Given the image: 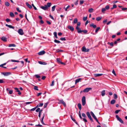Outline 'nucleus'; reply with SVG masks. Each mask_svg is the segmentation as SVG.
Returning a JSON list of instances; mask_svg holds the SVG:
<instances>
[{"mask_svg":"<svg viewBox=\"0 0 127 127\" xmlns=\"http://www.w3.org/2000/svg\"><path fill=\"white\" fill-rule=\"evenodd\" d=\"M80 25V23L79 22H78L77 24V26L76 27L79 26Z\"/></svg>","mask_w":127,"mask_h":127,"instance_id":"6e6d98bb","label":"nucleus"},{"mask_svg":"<svg viewBox=\"0 0 127 127\" xmlns=\"http://www.w3.org/2000/svg\"><path fill=\"white\" fill-rule=\"evenodd\" d=\"M54 36L56 38H57L58 37L57 35V33L56 32H54L53 33Z\"/></svg>","mask_w":127,"mask_h":127,"instance_id":"c756f323","label":"nucleus"},{"mask_svg":"<svg viewBox=\"0 0 127 127\" xmlns=\"http://www.w3.org/2000/svg\"><path fill=\"white\" fill-rule=\"evenodd\" d=\"M117 7L116 5V4H114L113 5V8H115Z\"/></svg>","mask_w":127,"mask_h":127,"instance_id":"774afa93","label":"nucleus"},{"mask_svg":"<svg viewBox=\"0 0 127 127\" xmlns=\"http://www.w3.org/2000/svg\"><path fill=\"white\" fill-rule=\"evenodd\" d=\"M106 10V9L104 8H102L101 10V11L102 12H104Z\"/></svg>","mask_w":127,"mask_h":127,"instance_id":"864d4df0","label":"nucleus"},{"mask_svg":"<svg viewBox=\"0 0 127 127\" xmlns=\"http://www.w3.org/2000/svg\"><path fill=\"white\" fill-rule=\"evenodd\" d=\"M102 18V17H96V19L97 21H99L101 20Z\"/></svg>","mask_w":127,"mask_h":127,"instance_id":"cd10ccee","label":"nucleus"},{"mask_svg":"<svg viewBox=\"0 0 127 127\" xmlns=\"http://www.w3.org/2000/svg\"><path fill=\"white\" fill-rule=\"evenodd\" d=\"M18 33L20 35H22L24 34L23 31L21 29H19L18 31Z\"/></svg>","mask_w":127,"mask_h":127,"instance_id":"423d86ee","label":"nucleus"},{"mask_svg":"<svg viewBox=\"0 0 127 127\" xmlns=\"http://www.w3.org/2000/svg\"><path fill=\"white\" fill-rule=\"evenodd\" d=\"M32 6L33 7L34 9L35 10H37V8L36 7H35V6H34V4H32Z\"/></svg>","mask_w":127,"mask_h":127,"instance_id":"3c124183","label":"nucleus"},{"mask_svg":"<svg viewBox=\"0 0 127 127\" xmlns=\"http://www.w3.org/2000/svg\"><path fill=\"white\" fill-rule=\"evenodd\" d=\"M87 19V17H84L83 18V20L84 21H86Z\"/></svg>","mask_w":127,"mask_h":127,"instance_id":"09e8293b","label":"nucleus"},{"mask_svg":"<svg viewBox=\"0 0 127 127\" xmlns=\"http://www.w3.org/2000/svg\"><path fill=\"white\" fill-rule=\"evenodd\" d=\"M47 5H44V6H41L40 8L42 9L45 10H47L48 9V8H47Z\"/></svg>","mask_w":127,"mask_h":127,"instance_id":"9d476101","label":"nucleus"},{"mask_svg":"<svg viewBox=\"0 0 127 127\" xmlns=\"http://www.w3.org/2000/svg\"><path fill=\"white\" fill-rule=\"evenodd\" d=\"M92 88H87L85 89L83 91H81L80 93H81L82 92H88Z\"/></svg>","mask_w":127,"mask_h":127,"instance_id":"f03ea898","label":"nucleus"},{"mask_svg":"<svg viewBox=\"0 0 127 127\" xmlns=\"http://www.w3.org/2000/svg\"><path fill=\"white\" fill-rule=\"evenodd\" d=\"M89 49H86L85 46H83L82 47V51L83 52H88L89 51Z\"/></svg>","mask_w":127,"mask_h":127,"instance_id":"0eeeda50","label":"nucleus"},{"mask_svg":"<svg viewBox=\"0 0 127 127\" xmlns=\"http://www.w3.org/2000/svg\"><path fill=\"white\" fill-rule=\"evenodd\" d=\"M112 72L114 75H116V74L115 73V71L114 69L112 70Z\"/></svg>","mask_w":127,"mask_h":127,"instance_id":"0e129e2a","label":"nucleus"},{"mask_svg":"<svg viewBox=\"0 0 127 127\" xmlns=\"http://www.w3.org/2000/svg\"><path fill=\"white\" fill-rule=\"evenodd\" d=\"M93 9L92 8H91L89 9L88 11L90 13H92L93 11Z\"/></svg>","mask_w":127,"mask_h":127,"instance_id":"7c9ffc66","label":"nucleus"},{"mask_svg":"<svg viewBox=\"0 0 127 127\" xmlns=\"http://www.w3.org/2000/svg\"><path fill=\"white\" fill-rule=\"evenodd\" d=\"M47 105V103H46L44 104V108H45L46 107Z\"/></svg>","mask_w":127,"mask_h":127,"instance_id":"bf43d9fd","label":"nucleus"},{"mask_svg":"<svg viewBox=\"0 0 127 127\" xmlns=\"http://www.w3.org/2000/svg\"><path fill=\"white\" fill-rule=\"evenodd\" d=\"M10 15L11 17H13L14 16V13L12 12H11L10 13Z\"/></svg>","mask_w":127,"mask_h":127,"instance_id":"f704fd0d","label":"nucleus"},{"mask_svg":"<svg viewBox=\"0 0 127 127\" xmlns=\"http://www.w3.org/2000/svg\"><path fill=\"white\" fill-rule=\"evenodd\" d=\"M81 79H82L80 78L76 79L75 80V84H76L77 83L79 82Z\"/></svg>","mask_w":127,"mask_h":127,"instance_id":"5701e85b","label":"nucleus"},{"mask_svg":"<svg viewBox=\"0 0 127 127\" xmlns=\"http://www.w3.org/2000/svg\"><path fill=\"white\" fill-rule=\"evenodd\" d=\"M91 114L92 117L94 118L95 120L99 124V122L98 121L97 118L95 116V115L91 111L90 112Z\"/></svg>","mask_w":127,"mask_h":127,"instance_id":"f257e3e1","label":"nucleus"},{"mask_svg":"<svg viewBox=\"0 0 127 127\" xmlns=\"http://www.w3.org/2000/svg\"><path fill=\"white\" fill-rule=\"evenodd\" d=\"M13 91L12 90H9V93L10 94H12Z\"/></svg>","mask_w":127,"mask_h":127,"instance_id":"69168bd1","label":"nucleus"},{"mask_svg":"<svg viewBox=\"0 0 127 127\" xmlns=\"http://www.w3.org/2000/svg\"><path fill=\"white\" fill-rule=\"evenodd\" d=\"M35 76L36 78H39L40 77V76L38 74H36L35 75Z\"/></svg>","mask_w":127,"mask_h":127,"instance_id":"49530a36","label":"nucleus"},{"mask_svg":"<svg viewBox=\"0 0 127 127\" xmlns=\"http://www.w3.org/2000/svg\"><path fill=\"white\" fill-rule=\"evenodd\" d=\"M86 114L88 118H89L91 121L93 122V120L91 117L90 113L88 112H87L86 113Z\"/></svg>","mask_w":127,"mask_h":127,"instance_id":"39448f33","label":"nucleus"},{"mask_svg":"<svg viewBox=\"0 0 127 127\" xmlns=\"http://www.w3.org/2000/svg\"><path fill=\"white\" fill-rule=\"evenodd\" d=\"M58 63L59 64H61V59L60 58H57L56 59Z\"/></svg>","mask_w":127,"mask_h":127,"instance_id":"bb28decb","label":"nucleus"},{"mask_svg":"<svg viewBox=\"0 0 127 127\" xmlns=\"http://www.w3.org/2000/svg\"><path fill=\"white\" fill-rule=\"evenodd\" d=\"M88 31L87 30H82V32H83L84 33L86 34L87 32Z\"/></svg>","mask_w":127,"mask_h":127,"instance_id":"37998d69","label":"nucleus"},{"mask_svg":"<svg viewBox=\"0 0 127 127\" xmlns=\"http://www.w3.org/2000/svg\"><path fill=\"white\" fill-rule=\"evenodd\" d=\"M82 117H84V118L83 119V121L85 122H87V121L86 119V116L85 114L84 113H82Z\"/></svg>","mask_w":127,"mask_h":127,"instance_id":"1a4fd4ad","label":"nucleus"},{"mask_svg":"<svg viewBox=\"0 0 127 127\" xmlns=\"http://www.w3.org/2000/svg\"><path fill=\"white\" fill-rule=\"evenodd\" d=\"M71 118L72 119V120L74 122H75L76 120H75V119H74L73 117L72 116H71Z\"/></svg>","mask_w":127,"mask_h":127,"instance_id":"603ef678","label":"nucleus"},{"mask_svg":"<svg viewBox=\"0 0 127 127\" xmlns=\"http://www.w3.org/2000/svg\"><path fill=\"white\" fill-rule=\"evenodd\" d=\"M56 5H54L53 7H52V11H54L55 8H56Z\"/></svg>","mask_w":127,"mask_h":127,"instance_id":"c9c22d12","label":"nucleus"},{"mask_svg":"<svg viewBox=\"0 0 127 127\" xmlns=\"http://www.w3.org/2000/svg\"><path fill=\"white\" fill-rule=\"evenodd\" d=\"M102 74H94V76L95 77H99L102 75Z\"/></svg>","mask_w":127,"mask_h":127,"instance_id":"2eb2a0df","label":"nucleus"},{"mask_svg":"<svg viewBox=\"0 0 127 127\" xmlns=\"http://www.w3.org/2000/svg\"><path fill=\"white\" fill-rule=\"evenodd\" d=\"M90 26L91 27H92L94 28H95L96 27V26L95 25H94L93 23L90 24Z\"/></svg>","mask_w":127,"mask_h":127,"instance_id":"6ab92c4d","label":"nucleus"},{"mask_svg":"<svg viewBox=\"0 0 127 127\" xmlns=\"http://www.w3.org/2000/svg\"><path fill=\"white\" fill-rule=\"evenodd\" d=\"M2 74L5 76H7L11 74V73L9 72H3L2 73Z\"/></svg>","mask_w":127,"mask_h":127,"instance_id":"9b49d317","label":"nucleus"},{"mask_svg":"<svg viewBox=\"0 0 127 127\" xmlns=\"http://www.w3.org/2000/svg\"><path fill=\"white\" fill-rule=\"evenodd\" d=\"M47 8H48L49 7H50L51 6V2H48L47 3Z\"/></svg>","mask_w":127,"mask_h":127,"instance_id":"b1692460","label":"nucleus"},{"mask_svg":"<svg viewBox=\"0 0 127 127\" xmlns=\"http://www.w3.org/2000/svg\"><path fill=\"white\" fill-rule=\"evenodd\" d=\"M8 46L9 47H15L16 45L14 44H10Z\"/></svg>","mask_w":127,"mask_h":127,"instance_id":"a878e982","label":"nucleus"},{"mask_svg":"<svg viewBox=\"0 0 127 127\" xmlns=\"http://www.w3.org/2000/svg\"><path fill=\"white\" fill-rule=\"evenodd\" d=\"M45 116V114H44L43 115V116L42 118L41 119V123L42 124L44 125L45 124H44L43 122V120L44 118V117Z\"/></svg>","mask_w":127,"mask_h":127,"instance_id":"dca6fc26","label":"nucleus"},{"mask_svg":"<svg viewBox=\"0 0 127 127\" xmlns=\"http://www.w3.org/2000/svg\"><path fill=\"white\" fill-rule=\"evenodd\" d=\"M108 44H109L110 46H113L114 44L113 42L109 43V42L107 43Z\"/></svg>","mask_w":127,"mask_h":127,"instance_id":"4c0bfd02","label":"nucleus"},{"mask_svg":"<svg viewBox=\"0 0 127 127\" xmlns=\"http://www.w3.org/2000/svg\"><path fill=\"white\" fill-rule=\"evenodd\" d=\"M63 51L62 50H59V49H57L56 50V52H62Z\"/></svg>","mask_w":127,"mask_h":127,"instance_id":"e433bc0d","label":"nucleus"},{"mask_svg":"<svg viewBox=\"0 0 127 127\" xmlns=\"http://www.w3.org/2000/svg\"><path fill=\"white\" fill-rule=\"evenodd\" d=\"M54 85V81H53L52 82L51 84L50 85V86H53Z\"/></svg>","mask_w":127,"mask_h":127,"instance_id":"8fccbe9b","label":"nucleus"},{"mask_svg":"<svg viewBox=\"0 0 127 127\" xmlns=\"http://www.w3.org/2000/svg\"><path fill=\"white\" fill-rule=\"evenodd\" d=\"M39 23L42 24H43L44 23V21L42 20H41L39 22Z\"/></svg>","mask_w":127,"mask_h":127,"instance_id":"338daca9","label":"nucleus"},{"mask_svg":"<svg viewBox=\"0 0 127 127\" xmlns=\"http://www.w3.org/2000/svg\"><path fill=\"white\" fill-rule=\"evenodd\" d=\"M1 39L2 40V41L4 42H6L7 41V39L4 36H3L1 38Z\"/></svg>","mask_w":127,"mask_h":127,"instance_id":"f3484780","label":"nucleus"},{"mask_svg":"<svg viewBox=\"0 0 127 127\" xmlns=\"http://www.w3.org/2000/svg\"><path fill=\"white\" fill-rule=\"evenodd\" d=\"M26 5L30 9H31L32 8L31 6L27 2L26 3Z\"/></svg>","mask_w":127,"mask_h":127,"instance_id":"aec40b11","label":"nucleus"},{"mask_svg":"<svg viewBox=\"0 0 127 127\" xmlns=\"http://www.w3.org/2000/svg\"><path fill=\"white\" fill-rule=\"evenodd\" d=\"M78 106L79 109L80 110L81 109L82 107H81V104L80 103H79L78 104Z\"/></svg>","mask_w":127,"mask_h":127,"instance_id":"4be33fe9","label":"nucleus"},{"mask_svg":"<svg viewBox=\"0 0 127 127\" xmlns=\"http://www.w3.org/2000/svg\"><path fill=\"white\" fill-rule=\"evenodd\" d=\"M120 110H116L115 111V113L116 114H118L119 112H120Z\"/></svg>","mask_w":127,"mask_h":127,"instance_id":"5fc2aeb1","label":"nucleus"},{"mask_svg":"<svg viewBox=\"0 0 127 127\" xmlns=\"http://www.w3.org/2000/svg\"><path fill=\"white\" fill-rule=\"evenodd\" d=\"M5 26H6L8 27L9 28H12L13 29H14V27L12 26L11 25H8V24H6Z\"/></svg>","mask_w":127,"mask_h":127,"instance_id":"412c9836","label":"nucleus"},{"mask_svg":"<svg viewBox=\"0 0 127 127\" xmlns=\"http://www.w3.org/2000/svg\"><path fill=\"white\" fill-rule=\"evenodd\" d=\"M59 102H58L59 104H63L65 107L66 106L65 102L62 99L59 100Z\"/></svg>","mask_w":127,"mask_h":127,"instance_id":"20e7f679","label":"nucleus"},{"mask_svg":"<svg viewBox=\"0 0 127 127\" xmlns=\"http://www.w3.org/2000/svg\"><path fill=\"white\" fill-rule=\"evenodd\" d=\"M109 8V5H107L105 7V9L106 10L108 9Z\"/></svg>","mask_w":127,"mask_h":127,"instance_id":"a18cd8bd","label":"nucleus"},{"mask_svg":"<svg viewBox=\"0 0 127 127\" xmlns=\"http://www.w3.org/2000/svg\"><path fill=\"white\" fill-rule=\"evenodd\" d=\"M60 39L62 41H65L66 40L65 37H61L60 38Z\"/></svg>","mask_w":127,"mask_h":127,"instance_id":"79ce46f5","label":"nucleus"},{"mask_svg":"<svg viewBox=\"0 0 127 127\" xmlns=\"http://www.w3.org/2000/svg\"><path fill=\"white\" fill-rule=\"evenodd\" d=\"M5 5L6 6H9L10 4L9 2L7 1H6L5 3Z\"/></svg>","mask_w":127,"mask_h":127,"instance_id":"2f4dec72","label":"nucleus"},{"mask_svg":"<svg viewBox=\"0 0 127 127\" xmlns=\"http://www.w3.org/2000/svg\"><path fill=\"white\" fill-rule=\"evenodd\" d=\"M40 108H37V109L36 110V112H39V111L40 110Z\"/></svg>","mask_w":127,"mask_h":127,"instance_id":"13d9d810","label":"nucleus"},{"mask_svg":"<svg viewBox=\"0 0 127 127\" xmlns=\"http://www.w3.org/2000/svg\"><path fill=\"white\" fill-rule=\"evenodd\" d=\"M76 29L77 31V32L78 33H81L82 32V30H81V29L78 27H76Z\"/></svg>","mask_w":127,"mask_h":127,"instance_id":"f8f14e48","label":"nucleus"},{"mask_svg":"<svg viewBox=\"0 0 127 127\" xmlns=\"http://www.w3.org/2000/svg\"><path fill=\"white\" fill-rule=\"evenodd\" d=\"M68 28L70 29V30L72 32L74 31V28L72 26H71L70 25H69L68 26Z\"/></svg>","mask_w":127,"mask_h":127,"instance_id":"ddd939ff","label":"nucleus"},{"mask_svg":"<svg viewBox=\"0 0 127 127\" xmlns=\"http://www.w3.org/2000/svg\"><path fill=\"white\" fill-rule=\"evenodd\" d=\"M54 42L56 43H60V41L57 40L56 39H55L54 40Z\"/></svg>","mask_w":127,"mask_h":127,"instance_id":"ea45409f","label":"nucleus"},{"mask_svg":"<svg viewBox=\"0 0 127 127\" xmlns=\"http://www.w3.org/2000/svg\"><path fill=\"white\" fill-rule=\"evenodd\" d=\"M107 21V19H105L103 21V23L104 24H105Z\"/></svg>","mask_w":127,"mask_h":127,"instance_id":"052dcab7","label":"nucleus"},{"mask_svg":"<svg viewBox=\"0 0 127 127\" xmlns=\"http://www.w3.org/2000/svg\"><path fill=\"white\" fill-rule=\"evenodd\" d=\"M78 20L77 18H75L73 21V22L74 23H77Z\"/></svg>","mask_w":127,"mask_h":127,"instance_id":"58836bf2","label":"nucleus"},{"mask_svg":"<svg viewBox=\"0 0 127 127\" xmlns=\"http://www.w3.org/2000/svg\"><path fill=\"white\" fill-rule=\"evenodd\" d=\"M38 87L37 86H34V89L35 90L38 91Z\"/></svg>","mask_w":127,"mask_h":127,"instance_id":"de8ad7c7","label":"nucleus"},{"mask_svg":"<svg viewBox=\"0 0 127 127\" xmlns=\"http://www.w3.org/2000/svg\"><path fill=\"white\" fill-rule=\"evenodd\" d=\"M114 98L115 99H116L117 98V95L116 94H114Z\"/></svg>","mask_w":127,"mask_h":127,"instance_id":"c03bdc74","label":"nucleus"},{"mask_svg":"<svg viewBox=\"0 0 127 127\" xmlns=\"http://www.w3.org/2000/svg\"><path fill=\"white\" fill-rule=\"evenodd\" d=\"M36 108H37V107H35L33 108H32V109H31L30 110H31V111H34L36 109Z\"/></svg>","mask_w":127,"mask_h":127,"instance_id":"4d7b16f0","label":"nucleus"},{"mask_svg":"<svg viewBox=\"0 0 127 127\" xmlns=\"http://www.w3.org/2000/svg\"><path fill=\"white\" fill-rule=\"evenodd\" d=\"M84 2V1L83 0H80V4H83Z\"/></svg>","mask_w":127,"mask_h":127,"instance_id":"e2e57ef3","label":"nucleus"},{"mask_svg":"<svg viewBox=\"0 0 127 127\" xmlns=\"http://www.w3.org/2000/svg\"><path fill=\"white\" fill-rule=\"evenodd\" d=\"M116 117L117 120L122 124H123L124 122L120 118L118 115H116Z\"/></svg>","mask_w":127,"mask_h":127,"instance_id":"6e6552de","label":"nucleus"},{"mask_svg":"<svg viewBox=\"0 0 127 127\" xmlns=\"http://www.w3.org/2000/svg\"><path fill=\"white\" fill-rule=\"evenodd\" d=\"M42 111V110H41L39 112L38 116L39 118L40 117L41 113Z\"/></svg>","mask_w":127,"mask_h":127,"instance_id":"72a5a7b5","label":"nucleus"},{"mask_svg":"<svg viewBox=\"0 0 127 127\" xmlns=\"http://www.w3.org/2000/svg\"><path fill=\"white\" fill-rule=\"evenodd\" d=\"M45 53V51L44 50H43L38 53V54L39 55H41L44 54Z\"/></svg>","mask_w":127,"mask_h":127,"instance_id":"4468645a","label":"nucleus"},{"mask_svg":"<svg viewBox=\"0 0 127 127\" xmlns=\"http://www.w3.org/2000/svg\"><path fill=\"white\" fill-rule=\"evenodd\" d=\"M39 63L42 64L46 65L47 64V63L45 62H42L41 61H39L38 62Z\"/></svg>","mask_w":127,"mask_h":127,"instance_id":"393cba45","label":"nucleus"},{"mask_svg":"<svg viewBox=\"0 0 127 127\" xmlns=\"http://www.w3.org/2000/svg\"><path fill=\"white\" fill-rule=\"evenodd\" d=\"M43 103H40L39 104H38V105L37 106V107H42V106H43Z\"/></svg>","mask_w":127,"mask_h":127,"instance_id":"c85d7f7f","label":"nucleus"},{"mask_svg":"<svg viewBox=\"0 0 127 127\" xmlns=\"http://www.w3.org/2000/svg\"><path fill=\"white\" fill-rule=\"evenodd\" d=\"M115 102V100L114 99H113L111 101V104H114Z\"/></svg>","mask_w":127,"mask_h":127,"instance_id":"473e14b6","label":"nucleus"},{"mask_svg":"<svg viewBox=\"0 0 127 127\" xmlns=\"http://www.w3.org/2000/svg\"><path fill=\"white\" fill-rule=\"evenodd\" d=\"M100 29V28L99 27H97L95 30V32L97 33Z\"/></svg>","mask_w":127,"mask_h":127,"instance_id":"a19ab883","label":"nucleus"},{"mask_svg":"<svg viewBox=\"0 0 127 127\" xmlns=\"http://www.w3.org/2000/svg\"><path fill=\"white\" fill-rule=\"evenodd\" d=\"M82 105L83 106H84L86 104V98L85 96H83L82 99Z\"/></svg>","mask_w":127,"mask_h":127,"instance_id":"7ed1b4c3","label":"nucleus"},{"mask_svg":"<svg viewBox=\"0 0 127 127\" xmlns=\"http://www.w3.org/2000/svg\"><path fill=\"white\" fill-rule=\"evenodd\" d=\"M105 91L104 90L102 91L101 92V95L102 96H104L105 95Z\"/></svg>","mask_w":127,"mask_h":127,"instance_id":"a211bd4d","label":"nucleus"},{"mask_svg":"<svg viewBox=\"0 0 127 127\" xmlns=\"http://www.w3.org/2000/svg\"><path fill=\"white\" fill-rule=\"evenodd\" d=\"M70 6L69 5H68L65 9V10L66 11H67V9L69 8Z\"/></svg>","mask_w":127,"mask_h":127,"instance_id":"680f3d73","label":"nucleus"}]
</instances>
